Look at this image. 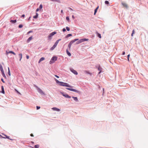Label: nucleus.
<instances>
[{
	"label": "nucleus",
	"instance_id": "a878e982",
	"mask_svg": "<svg viewBox=\"0 0 148 148\" xmlns=\"http://www.w3.org/2000/svg\"><path fill=\"white\" fill-rule=\"evenodd\" d=\"M4 135L5 136V137H1L3 138H9V139H10L9 138V137L7 135Z\"/></svg>",
	"mask_w": 148,
	"mask_h": 148
},
{
	"label": "nucleus",
	"instance_id": "e433bc0d",
	"mask_svg": "<svg viewBox=\"0 0 148 148\" xmlns=\"http://www.w3.org/2000/svg\"><path fill=\"white\" fill-rule=\"evenodd\" d=\"M99 67H98V70L99 71H101V69H102L101 68H100L99 67Z\"/></svg>",
	"mask_w": 148,
	"mask_h": 148
},
{
	"label": "nucleus",
	"instance_id": "49530a36",
	"mask_svg": "<svg viewBox=\"0 0 148 148\" xmlns=\"http://www.w3.org/2000/svg\"><path fill=\"white\" fill-rule=\"evenodd\" d=\"M74 40H75V42L76 41L78 40H79V39H77H77H74Z\"/></svg>",
	"mask_w": 148,
	"mask_h": 148
},
{
	"label": "nucleus",
	"instance_id": "a19ab883",
	"mask_svg": "<svg viewBox=\"0 0 148 148\" xmlns=\"http://www.w3.org/2000/svg\"><path fill=\"white\" fill-rule=\"evenodd\" d=\"M1 80V81L3 82V83H4L5 82L4 81L3 78H2Z\"/></svg>",
	"mask_w": 148,
	"mask_h": 148
},
{
	"label": "nucleus",
	"instance_id": "1a4fd4ad",
	"mask_svg": "<svg viewBox=\"0 0 148 148\" xmlns=\"http://www.w3.org/2000/svg\"><path fill=\"white\" fill-rule=\"evenodd\" d=\"M51 109L52 110H53L54 111H57V112H59L60 111V110L58 108L56 107L53 108H51Z\"/></svg>",
	"mask_w": 148,
	"mask_h": 148
},
{
	"label": "nucleus",
	"instance_id": "f704fd0d",
	"mask_svg": "<svg viewBox=\"0 0 148 148\" xmlns=\"http://www.w3.org/2000/svg\"><path fill=\"white\" fill-rule=\"evenodd\" d=\"M23 25L22 24H20L18 26V27L19 28H21L23 27Z\"/></svg>",
	"mask_w": 148,
	"mask_h": 148
},
{
	"label": "nucleus",
	"instance_id": "cd10ccee",
	"mask_svg": "<svg viewBox=\"0 0 148 148\" xmlns=\"http://www.w3.org/2000/svg\"><path fill=\"white\" fill-rule=\"evenodd\" d=\"M82 42V41H81V39H80L79 41H78L77 42H76V43L77 44H78L80 43H81Z\"/></svg>",
	"mask_w": 148,
	"mask_h": 148
},
{
	"label": "nucleus",
	"instance_id": "69168bd1",
	"mask_svg": "<svg viewBox=\"0 0 148 148\" xmlns=\"http://www.w3.org/2000/svg\"><path fill=\"white\" fill-rule=\"evenodd\" d=\"M127 60H128V61H129V58H127Z\"/></svg>",
	"mask_w": 148,
	"mask_h": 148
},
{
	"label": "nucleus",
	"instance_id": "2f4dec72",
	"mask_svg": "<svg viewBox=\"0 0 148 148\" xmlns=\"http://www.w3.org/2000/svg\"><path fill=\"white\" fill-rule=\"evenodd\" d=\"M97 35H98V37L99 38H101V34H100L98 33Z\"/></svg>",
	"mask_w": 148,
	"mask_h": 148
},
{
	"label": "nucleus",
	"instance_id": "412c9836",
	"mask_svg": "<svg viewBox=\"0 0 148 148\" xmlns=\"http://www.w3.org/2000/svg\"><path fill=\"white\" fill-rule=\"evenodd\" d=\"M38 13H36V15L35 16H33V18H36L38 17Z\"/></svg>",
	"mask_w": 148,
	"mask_h": 148
},
{
	"label": "nucleus",
	"instance_id": "9b49d317",
	"mask_svg": "<svg viewBox=\"0 0 148 148\" xmlns=\"http://www.w3.org/2000/svg\"><path fill=\"white\" fill-rule=\"evenodd\" d=\"M81 41H82V42H83L85 41H88L89 39H88L84 38L81 39Z\"/></svg>",
	"mask_w": 148,
	"mask_h": 148
},
{
	"label": "nucleus",
	"instance_id": "0eeeda50",
	"mask_svg": "<svg viewBox=\"0 0 148 148\" xmlns=\"http://www.w3.org/2000/svg\"><path fill=\"white\" fill-rule=\"evenodd\" d=\"M9 53H12L14 55H16V53L12 51H9V52H8L7 51H6L5 53H6V55H8V54Z\"/></svg>",
	"mask_w": 148,
	"mask_h": 148
},
{
	"label": "nucleus",
	"instance_id": "3c124183",
	"mask_svg": "<svg viewBox=\"0 0 148 148\" xmlns=\"http://www.w3.org/2000/svg\"><path fill=\"white\" fill-rule=\"evenodd\" d=\"M125 52L124 51L123 52L122 54V55H125Z\"/></svg>",
	"mask_w": 148,
	"mask_h": 148
},
{
	"label": "nucleus",
	"instance_id": "6e6d98bb",
	"mask_svg": "<svg viewBox=\"0 0 148 148\" xmlns=\"http://www.w3.org/2000/svg\"><path fill=\"white\" fill-rule=\"evenodd\" d=\"M134 30H133L132 31V34H133L134 33Z\"/></svg>",
	"mask_w": 148,
	"mask_h": 148
},
{
	"label": "nucleus",
	"instance_id": "603ef678",
	"mask_svg": "<svg viewBox=\"0 0 148 148\" xmlns=\"http://www.w3.org/2000/svg\"><path fill=\"white\" fill-rule=\"evenodd\" d=\"M35 87L37 88V90H38V88H39L37 86H35Z\"/></svg>",
	"mask_w": 148,
	"mask_h": 148
},
{
	"label": "nucleus",
	"instance_id": "e2e57ef3",
	"mask_svg": "<svg viewBox=\"0 0 148 148\" xmlns=\"http://www.w3.org/2000/svg\"><path fill=\"white\" fill-rule=\"evenodd\" d=\"M101 72V71H100L99 72V73L98 74H100Z\"/></svg>",
	"mask_w": 148,
	"mask_h": 148
},
{
	"label": "nucleus",
	"instance_id": "8fccbe9b",
	"mask_svg": "<svg viewBox=\"0 0 148 148\" xmlns=\"http://www.w3.org/2000/svg\"><path fill=\"white\" fill-rule=\"evenodd\" d=\"M25 16V15H24V14H23V15H22V16H21V17H24Z\"/></svg>",
	"mask_w": 148,
	"mask_h": 148
},
{
	"label": "nucleus",
	"instance_id": "ea45409f",
	"mask_svg": "<svg viewBox=\"0 0 148 148\" xmlns=\"http://www.w3.org/2000/svg\"><path fill=\"white\" fill-rule=\"evenodd\" d=\"M40 106H36V109L37 110H38L40 108Z\"/></svg>",
	"mask_w": 148,
	"mask_h": 148
},
{
	"label": "nucleus",
	"instance_id": "a211bd4d",
	"mask_svg": "<svg viewBox=\"0 0 148 148\" xmlns=\"http://www.w3.org/2000/svg\"><path fill=\"white\" fill-rule=\"evenodd\" d=\"M57 33V32H53L51 33H50V34L52 36H53L54 35L56 34Z\"/></svg>",
	"mask_w": 148,
	"mask_h": 148
},
{
	"label": "nucleus",
	"instance_id": "79ce46f5",
	"mask_svg": "<svg viewBox=\"0 0 148 148\" xmlns=\"http://www.w3.org/2000/svg\"><path fill=\"white\" fill-rule=\"evenodd\" d=\"M32 32V30H31L30 31H29V32H27V34H29L30 33H31V32Z\"/></svg>",
	"mask_w": 148,
	"mask_h": 148
},
{
	"label": "nucleus",
	"instance_id": "052dcab7",
	"mask_svg": "<svg viewBox=\"0 0 148 148\" xmlns=\"http://www.w3.org/2000/svg\"><path fill=\"white\" fill-rule=\"evenodd\" d=\"M30 18H31V17H30H30L29 18H28V20H29L30 19Z\"/></svg>",
	"mask_w": 148,
	"mask_h": 148
},
{
	"label": "nucleus",
	"instance_id": "dca6fc26",
	"mask_svg": "<svg viewBox=\"0 0 148 148\" xmlns=\"http://www.w3.org/2000/svg\"><path fill=\"white\" fill-rule=\"evenodd\" d=\"M0 69L1 72L4 71L3 68L1 64H0Z\"/></svg>",
	"mask_w": 148,
	"mask_h": 148
},
{
	"label": "nucleus",
	"instance_id": "ddd939ff",
	"mask_svg": "<svg viewBox=\"0 0 148 148\" xmlns=\"http://www.w3.org/2000/svg\"><path fill=\"white\" fill-rule=\"evenodd\" d=\"M1 92L3 94H4L5 93V91L4 90V87L3 86H1Z\"/></svg>",
	"mask_w": 148,
	"mask_h": 148
},
{
	"label": "nucleus",
	"instance_id": "a18cd8bd",
	"mask_svg": "<svg viewBox=\"0 0 148 148\" xmlns=\"http://www.w3.org/2000/svg\"><path fill=\"white\" fill-rule=\"evenodd\" d=\"M54 76L55 77H56L57 78H59V77L58 76H57L56 75H55Z\"/></svg>",
	"mask_w": 148,
	"mask_h": 148
},
{
	"label": "nucleus",
	"instance_id": "6e6552de",
	"mask_svg": "<svg viewBox=\"0 0 148 148\" xmlns=\"http://www.w3.org/2000/svg\"><path fill=\"white\" fill-rule=\"evenodd\" d=\"M58 44V42H55L54 44L51 47V50H53L56 46L57 44Z\"/></svg>",
	"mask_w": 148,
	"mask_h": 148
},
{
	"label": "nucleus",
	"instance_id": "de8ad7c7",
	"mask_svg": "<svg viewBox=\"0 0 148 148\" xmlns=\"http://www.w3.org/2000/svg\"><path fill=\"white\" fill-rule=\"evenodd\" d=\"M39 10V9L38 8L36 9V12L38 11Z\"/></svg>",
	"mask_w": 148,
	"mask_h": 148
},
{
	"label": "nucleus",
	"instance_id": "bb28decb",
	"mask_svg": "<svg viewBox=\"0 0 148 148\" xmlns=\"http://www.w3.org/2000/svg\"><path fill=\"white\" fill-rule=\"evenodd\" d=\"M19 55L20 56V58L19 60L20 61L22 58V54L21 53V54H19Z\"/></svg>",
	"mask_w": 148,
	"mask_h": 148
},
{
	"label": "nucleus",
	"instance_id": "f03ea898",
	"mask_svg": "<svg viewBox=\"0 0 148 148\" xmlns=\"http://www.w3.org/2000/svg\"><path fill=\"white\" fill-rule=\"evenodd\" d=\"M57 58L56 56H53L51 58V60H50L49 63L50 64H51L54 63L55 61L57 60Z\"/></svg>",
	"mask_w": 148,
	"mask_h": 148
},
{
	"label": "nucleus",
	"instance_id": "aec40b11",
	"mask_svg": "<svg viewBox=\"0 0 148 148\" xmlns=\"http://www.w3.org/2000/svg\"><path fill=\"white\" fill-rule=\"evenodd\" d=\"M30 147L32 148H39V145H35L34 146L35 148H34V147H32L31 146H30Z\"/></svg>",
	"mask_w": 148,
	"mask_h": 148
},
{
	"label": "nucleus",
	"instance_id": "20e7f679",
	"mask_svg": "<svg viewBox=\"0 0 148 148\" xmlns=\"http://www.w3.org/2000/svg\"><path fill=\"white\" fill-rule=\"evenodd\" d=\"M61 94L62 95L65 97L66 98H71V97L68 94L64 93L63 92H62Z\"/></svg>",
	"mask_w": 148,
	"mask_h": 148
},
{
	"label": "nucleus",
	"instance_id": "c85d7f7f",
	"mask_svg": "<svg viewBox=\"0 0 148 148\" xmlns=\"http://www.w3.org/2000/svg\"><path fill=\"white\" fill-rule=\"evenodd\" d=\"M72 36V34H67L66 36V38H68L69 37H70V36Z\"/></svg>",
	"mask_w": 148,
	"mask_h": 148
},
{
	"label": "nucleus",
	"instance_id": "680f3d73",
	"mask_svg": "<svg viewBox=\"0 0 148 148\" xmlns=\"http://www.w3.org/2000/svg\"><path fill=\"white\" fill-rule=\"evenodd\" d=\"M104 88H103V93H104Z\"/></svg>",
	"mask_w": 148,
	"mask_h": 148
},
{
	"label": "nucleus",
	"instance_id": "473e14b6",
	"mask_svg": "<svg viewBox=\"0 0 148 148\" xmlns=\"http://www.w3.org/2000/svg\"><path fill=\"white\" fill-rule=\"evenodd\" d=\"M105 3L106 4H109V2L108 1H105Z\"/></svg>",
	"mask_w": 148,
	"mask_h": 148
},
{
	"label": "nucleus",
	"instance_id": "f8f14e48",
	"mask_svg": "<svg viewBox=\"0 0 148 148\" xmlns=\"http://www.w3.org/2000/svg\"><path fill=\"white\" fill-rule=\"evenodd\" d=\"M32 36H31L29 37V38L27 39V43H29L30 42V41H31V40H32Z\"/></svg>",
	"mask_w": 148,
	"mask_h": 148
},
{
	"label": "nucleus",
	"instance_id": "9d476101",
	"mask_svg": "<svg viewBox=\"0 0 148 148\" xmlns=\"http://www.w3.org/2000/svg\"><path fill=\"white\" fill-rule=\"evenodd\" d=\"M85 73L87 74L90 75V76H92V73H90L87 71H85Z\"/></svg>",
	"mask_w": 148,
	"mask_h": 148
},
{
	"label": "nucleus",
	"instance_id": "338daca9",
	"mask_svg": "<svg viewBox=\"0 0 148 148\" xmlns=\"http://www.w3.org/2000/svg\"><path fill=\"white\" fill-rule=\"evenodd\" d=\"M133 34H132H132H131V36H133Z\"/></svg>",
	"mask_w": 148,
	"mask_h": 148
},
{
	"label": "nucleus",
	"instance_id": "774afa93",
	"mask_svg": "<svg viewBox=\"0 0 148 148\" xmlns=\"http://www.w3.org/2000/svg\"><path fill=\"white\" fill-rule=\"evenodd\" d=\"M0 136L1 137H2V136L1 135H0Z\"/></svg>",
	"mask_w": 148,
	"mask_h": 148
},
{
	"label": "nucleus",
	"instance_id": "72a5a7b5",
	"mask_svg": "<svg viewBox=\"0 0 148 148\" xmlns=\"http://www.w3.org/2000/svg\"><path fill=\"white\" fill-rule=\"evenodd\" d=\"M75 42V40H71L70 42L72 44L74 42Z\"/></svg>",
	"mask_w": 148,
	"mask_h": 148
},
{
	"label": "nucleus",
	"instance_id": "c9c22d12",
	"mask_svg": "<svg viewBox=\"0 0 148 148\" xmlns=\"http://www.w3.org/2000/svg\"><path fill=\"white\" fill-rule=\"evenodd\" d=\"M66 28L67 30L68 31H69L70 30L69 27H66Z\"/></svg>",
	"mask_w": 148,
	"mask_h": 148
},
{
	"label": "nucleus",
	"instance_id": "39448f33",
	"mask_svg": "<svg viewBox=\"0 0 148 148\" xmlns=\"http://www.w3.org/2000/svg\"><path fill=\"white\" fill-rule=\"evenodd\" d=\"M38 92L41 95H45V93L43 92V91L40 88H38Z\"/></svg>",
	"mask_w": 148,
	"mask_h": 148
},
{
	"label": "nucleus",
	"instance_id": "37998d69",
	"mask_svg": "<svg viewBox=\"0 0 148 148\" xmlns=\"http://www.w3.org/2000/svg\"><path fill=\"white\" fill-rule=\"evenodd\" d=\"M61 40V39H59L57 40L56 42H58V43L59 41Z\"/></svg>",
	"mask_w": 148,
	"mask_h": 148
},
{
	"label": "nucleus",
	"instance_id": "4d7b16f0",
	"mask_svg": "<svg viewBox=\"0 0 148 148\" xmlns=\"http://www.w3.org/2000/svg\"><path fill=\"white\" fill-rule=\"evenodd\" d=\"M69 9H70V10H73V9H72V8H69Z\"/></svg>",
	"mask_w": 148,
	"mask_h": 148
},
{
	"label": "nucleus",
	"instance_id": "58836bf2",
	"mask_svg": "<svg viewBox=\"0 0 148 148\" xmlns=\"http://www.w3.org/2000/svg\"><path fill=\"white\" fill-rule=\"evenodd\" d=\"M42 8V4H40L39 6V8L40 9H41Z\"/></svg>",
	"mask_w": 148,
	"mask_h": 148
},
{
	"label": "nucleus",
	"instance_id": "09e8293b",
	"mask_svg": "<svg viewBox=\"0 0 148 148\" xmlns=\"http://www.w3.org/2000/svg\"><path fill=\"white\" fill-rule=\"evenodd\" d=\"M29 57L28 56H27L26 58L27 59H28L29 58Z\"/></svg>",
	"mask_w": 148,
	"mask_h": 148
},
{
	"label": "nucleus",
	"instance_id": "7c9ffc66",
	"mask_svg": "<svg viewBox=\"0 0 148 148\" xmlns=\"http://www.w3.org/2000/svg\"><path fill=\"white\" fill-rule=\"evenodd\" d=\"M74 100L76 102H77L78 101L77 98V97H75L74 98Z\"/></svg>",
	"mask_w": 148,
	"mask_h": 148
},
{
	"label": "nucleus",
	"instance_id": "4be33fe9",
	"mask_svg": "<svg viewBox=\"0 0 148 148\" xmlns=\"http://www.w3.org/2000/svg\"><path fill=\"white\" fill-rule=\"evenodd\" d=\"M16 20H11L10 21V22L13 23H16Z\"/></svg>",
	"mask_w": 148,
	"mask_h": 148
},
{
	"label": "nucleus",
	"instance_id": "5701e85b",
	"mask_svg": "<svg viewBox=\"0 0 148 148\" xmlns=\"http://www.w3.org/2000/svg\"><path fill=\"white\" fill-rule=\"evenodd\" d=\"M3 76L5 78H6V76L5 75L4 71L1 72Z\"/></svg>",
	"mask_w": 148,
	"mask_h": 148
},
{
	"label": "nucleus",
	"instance_id": "4468645a",
	"mask_svg": "<svg viewBox=\"0 0 148 148\" xmlns=\"http://www.w3.org/2000/svg\"><path fill=\"white\" fill-rule=\"evenodd\" d=\"M45 59V58L44 57H42L38 61V63H40L42 61L44 60Z\"/></svg>",
	"mask_w": 148,
	"mask_h": 148
},
{
	"label": "nucleus",
	"instance_id": "13d9d810",
	"mask_svg": "<svg viewBox=\"0 0 148 148\" xmlns=\"http://www.w3.org/2000/svg\"><path fill=\"white\" fill-rule=\"evenodd\" d=\"M130 56V54H128V55H127V58H129V57Z\"/></svg>",
	"mask_w": 148,
	"mask_h": 148
},
{
	"label": "nucleus",
	"instance_id": "7ed1b4c3",
	"mask_svg": "<svg viewBox=\"0 0 148 148\" xmlns=\"http://www.w3.org/2000/svg\"><path fill=\"white\" fill-rule=\"evenodd\" d=\"M66 89L68 90L77 92L79 94H80V91L74 89L70 88H66Z\"/></svg>",
	"mask_w": 148,
	"mask_h": 148
},
{
	"label": "nucleus",
	"instance_id": "bf43d9fd",
	"mask_svg": "<svg viewBox=\"0 0 148 148\" xmlns=\"http://www.w3.org/2000/svg\"><path fill=\"white\" fill-rule=\"evenodd\" d=\"M30 136H33V134H30Z\"/></svg>",
	"mask_w": 148,
	"mask_h": 148
},
{
	"label": "nucleus",
	"instance_id": "f257e3e1",
	"mask_svg": "<svg viewBox=\"0 0 148 148\" xmlns=\"http://www.w3.org/2000/svg\"><path fill=\"white\" fill-rule=\"evenodd\" d=\"M55 80L57 84H58L60 86H63L68 87H72V86L69 85L68 84L64 82H60L57 79L55 78Z\"/></svg>",
	"mask_w": 148,
	"mask_h": 148
},
{
	"label": "nucleus",
	"instance_id": "393cba45",
	"mask_svg": "<svg viewBox=\"0 0 148 148\" xmlns=\"http://www.w3.org/2000/svg\"><path fill=\"white\" fill-rule=\"evenodd\" d=\"M8 74L10 76L11 73H10L9 68V67H8Z\"/></svg>",
	"mask_w": 148,
	"mask_h": 148
},
{
	"label": "nucleus",
	"instance_id": "4c0bfd02",
	"mask_svg": "<svg viewBox=\"0 0 148 148\" xmlns=\"http://www.w3.org/2000/svg\"><path fill=\"white\" fill-rule=\"evenodd\" d=\"M66 19L68 21H69V16H66Z\"/></svg>",
	"mask_w": 148,
	"mask_h": 148
},
{
	"label": "nucleus",
	"instance_id": "6ab92c4d",
	"mask_svg": "<svg viewBox=\"0 0 148 148\" xmlns=\"http://www.w3.org/2000/svg\"><path fill=\"white\" fill-rule=\"evenodd\" d=\"M99 8V6H98L95 9L94 11V15H95L97 12V10Z\"/></svg>",
	"mask_w": 148,
	"mask_h": 148
},
{
	"label": "nucleus",
	"instance_id": "f3484780",
	"mask_svg": "<svg viewBox=\"0 0 148 148\" xmlns=\"http://www.w3.org/2000/svg\"><path fill=\"white\" fill-rule=\"evenodd\" d=\"M122 4L126 8H127L128 7L127 5L125 3H122Z\"/></svg>",
	"mask_w": 148,
	"mask_h": 148
},
{
	"label": "nucleus",
	"instance_id": "c756f323",
	"mask_svg": "<svg viewBox=\"0 0 148 148\" xmlns=\"http://www.w3.org/2000/svg\"><path fill=\"white\" fill-rule=\"evenodd\" d=\"M52 36H51V35H50V34H49L48 36V38H49V39L50 40V39H51V37H52Z\"/></svg>",
	"mask_w": 148,
	"mask_h": 148
},
{
	"label": "nucleus",
	"instance_id": "c03bdc74",
	"mask_svg": "<svg viewBox=\"0 0 148 148\" xmlns=\"http://www.w3.org/2000/svg\"><path fill=\"white\" fill-rule=\"evenodd\" d=\"M66 31V29L65 28H64L62 29V31L63 32H64Z\"/></svg>",
	"mask_w": 148,
	"mask_h": 148
},
{
	"label": "nucleus",
	"instance_id": "423d86ee",
	"mask_svg": "<svg viewBox=\"0 0 148 148\" xmlns=\"http://www.w3.org/2000/svg\"><path fill=\"white\" fill-rule=\"evenodd\" d=\"M70 71L73 73H74L75 75H77L78 74V73L77 72L75 71V70H74L73 69H70Z\"/></svg>",
	"mask_w": 148,
	"mask_h": 148
},
{
	"label": "nucleus",
	"instance_id": "864d4df0",
	"mask_svg": "<svg viewBox=\"0 0 148 148\" xmlns=\"http://www.w3.org/2000/svg\"><path fill=\"white\" fill-rule=\"evenodd\" d=\"M72 18H75V17H74V15H73L72 16Z\"/></svg>",
	"mask_w": 148,
	"mask_h": 148
},
{
	"label": "nucleus",
	"instance_id": "2eb2a0df",
	"mask_svg": "<svg viewBox=\"0 0 148 148\" xmlns=\"http://www.w3.org/2000/svg\"><path fill=\"white\" fill-rule=\"evenodd\" d=\"M66 52L68 55L69 56H71V53L69 52L68 49L66 50Z\"/></svg>",
	"mask_w": 148,
	"mask_h": 148
},
{
	"label": "nucleus",
	"instance_id": "b1692460",
	"mask_svg": "<svg viewBox=\"0 0 148 148\" xmlns=\"http://www.w3.org/2000/svg\"><path fill=\"white\" fill-rule=\"evenodd\" d=\"M72 45V44L70 42L68 45V47L69 48V50L71 49V47Z\"/></svg>",
	"mask_w": 148,
	"mask_h": 148
},
{
	"label": "nucleus",
	"instance_id": "5fc2aeb1",
	"mask_svg": "<svg viewBox=\"0 0 148 148\" xmlns=\"http://www.w3.org/2000/svg\"><path fill=\"white\" fill-rule=\"evenodd\" d=\"M61 13L62 14H63V10H61Z\"/></svg>",
	"mask_w": 148,
	"mask_h": 148
},
{
	"label": "nucleus",
	"instance_id": "0e129e2a",
	"mask_svg": "<svg viewBox=\"0 0 148 148\" xmlns=\"http://www.w3.org/2000/svg\"><path fill=\"white\" fill-rule=\"evenodd\" d=\"M75 97H73V96H72V97L74 99V98H75Z\"/></svg>",
	"mask_w": 148,
	"mask_h": 148
}]
</instances>
